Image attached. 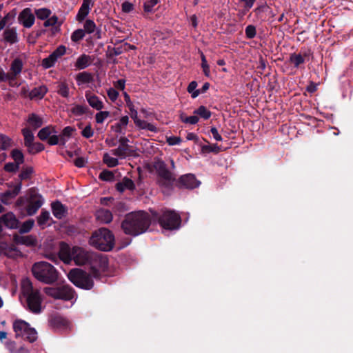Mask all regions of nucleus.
Masks as SVG:
<instances>
[{"label": "nucleus", "instance_id": "15", "mask_svg": "<svg viewBox=\"0 0 353 353\" xmlns=\"http://www.w3.org/2000/svg\"><path fill=\"white\" fill-rule=\"evenodd\" d=\"M18 20L23 27L30 28L34 23L35 17L30 8H25L19 13Z\"/></svg>", "mask_w": 353, "mask_h": 353}, {"label": "nucleus", "instance_id": "13", "mask_svg": "<svg viewBox=\"0 0 353 353\" xmlns=\"http://www.w3.org/2000/svg\"><path fill=\"white\" fill-rule=\"evenodd\" d=\"M93 252L85 251L79 247H73V259L76 265H88L90 263L91 254Z\"/></svg>", "mask_w": 353, "mask_h": 353}, {"label": "nucleus", "instance_id": "33", "mask_svg": "<svg viewBox=\"0 0 353 353\" xmlns=\"http://www.w3.org/2000/svg\"><path fill=\"white\" fill-rule=\"evenodd\" d=\"M128 122H129L128 117L123 116L119 119V121L117 123H116L114 125L112 126V128L117 133L124 134L125 130L128 124Z\"/></svg>", "mask_w": 353, "mask_h": 353}, {"label": "nucleus", "instance_id": "7", "mask_svg": "<svg viewBox=\"0 0 353 353\" xmlns=\"http://www.w3.org/2000/svg\"><path fill=\"white\" fill-rule=\"evenodd\" d=\"M12 328L16 338H21L30 343H33L37 339V332L25 321L21 319L14 321Z\"/></svg>", "mask_w": 353, "mask_h": 353}, {"label": "nucleus", "instance_id": "12", "mask_svg": "<svg viewBox=\"0 0 353 353\" xmlns=\"http://www.w3.org/2000/svg\"><path fill=\"white\" fill-rule=\"evenodd\" d=\"M65 52L66 48L64 46H59L52 54L42 60V67L48 69L54 66L58 59L64 55Z\"/></svg>", "mask_w": 353, "mask_h": 353}, {"label": "nucleus", "instance_id": "32", "mask_svg": "<svg viewBox=\"0 0 353 353\" xmlns=\"http://www.w3.org/2000/svg\"><path fill=\"white\" fill-rule=\"evenodd\" d=\"M135 188L133 181L128 178H123L122 181L117 184V190L123 192L125 190H132Z\"/></svg>", "mask_w": 353, "mask_h": 353}, {"label": "nucleus", "instance_id": "37", "mask_svg": "<svg viewBox=\"0 0 353 353\" xmlns=\"http://www.w3.org/2000/svg\"><path fill=\"white\" fill-rule=\"evenodd\" d=\"M22 134L24 138V145L26 147L30 146L34 142V136L29 128L22 129Z\"/></svg>", "mask_w": 353, "mask_h": 353}, {"label": "nucleus", "instance_id": "18", "mask_svg": "<svg viewBox=\"0 0 353 353\" xmlns=\"http://www.w3.org/2000/svg\"><path fill=\"white\" fill-rule=\"evenodd\" d=\"M59 259L65 263H70L73 259V248L62 244L59 252Z\"/></svg>", "mask_w": 353, "mask_h": 353}, {"label": "nucleus", "instance_id": "23", "mask_svg": "<svg viewBox=\"0 0 353 353\" xmlns=\"http://www.w3.org/2000/svg\"><path fill=\"white\" fill-rule=\"evenodd\" d=\"M1 253L8 258L17 259L22 256V253L15 246L2 245Z\"/></svg>", "mask_w": 353, "mask_h": 353}, {"label": "nucleus", "instance_id": "17", "mask_svg": "<svg viewBox=\"0 0 353 353\" xmlns=\"http://www.w3.org/2000/svg\"><path fill=\"white\" fill-rule=\"evenodd\" d=\"M127 141L128 140L126 139H121L119 147L110 151L111 154L117 156L121 159H124L129 155L130 149L128 145L126 143Z\"/></svg>", "mask_w": 353, "mask_h": 353}, {"label": "nucleus", "instance_id": "5", "mask_svg": "<svg viewBox=\"0 0 353 353\" xmlns=\"http://www.w3.org/2000/svg\"><path fill=\"white\" fill-rule=\"evenodd\" d=\"M151 212L154 221H157L164 230L170 231L176 228V214L174 210L162 209Z\"/></svg>", "mask_w": 353, "mask_h": 353}, {"label": "nucleus", "instance_id": "3", "mask_svg": "<svg viewBox=\"0 0 353 353\" xmlns=\"http://www.w3.org/2000/svg\"><path fill=\"white\" fill-rule=\"evenodd\" d=\"M34 276L45 284H52L57 281L59 273L56 268L46 261L35 263L32 268Z\"/></svg>", "mask_w": 353, "mask_h": 353}, {"label": "nucleus", "instance_id": "55", "mask_svg": "<svg viewBox=\"0 0 353 353\" xmlns=\"http://www.w3.org/2000/svg\"><path fill=\"white\" fill-rule=\"evenodd\" d=\"M110 116L108 111H100L95 115L96 122L97 123H103V121Z\"/></svg>", "mask_w": 353, "mask_h": 353}, {"label": "nucleus", "instance_id": "62", "mask_svg": "<svg viewBox=\"0 0 353 353\" xmlns=\"http://www.w3.org/2000/svg\"><path fill=\"white\" fill-rule=\"evenodd\" d=\"M58 23V17L55 15L48 17L47 20L44 22L45 27L53 26Z\"/></svg>", "mask_w": 353, "mask_h": 353}, {"label": "nucleus", "instance_id": "24", "mask_svg": "<svg viewBox=\"0 0 353 353\" xmlns=\"http://www.w3.org/2000/svg\"><path fill=\"white\" fill-rule=\"evenodd\" d=\"M21 188V185L19 184L16 185L12 190H8L1 194V201L4 204H8L10 201L14 199L19 193Z\"/></svg>", "mask_w": 353, "mask_h": 353}, {"label": "nucleus", "instance_id": "38", "mask_svg": "<svg viewBox=\"0 0 353 353\" xmlns=\"http://www.w3.org/2000/svg\"><path fill=\"white\" fill-rule=\"evenodd\" d=\"M52 324L57 328L65 329L68 327L70 323L63 317L57 316L52 319Z\"/></svg>", "mask_w": 353, "mask_h": 353}, {"label": "nucleus", "instance_id": "48", "mask_svg": "<svg viewBox=\"0 0 353 353\" xmlns=\"http://www.w3.org/2000/svg\"><path fill=\"white\" fill-rule=\"evenodd\" d=\"M12 145V140L7 136L0 135V148L7 150Z\"/></svg>", "mask_w": 353, "mask_h": 353}, {"label": "nucleus", "instance_id": "47", "mask_svg": "<svg viewBox=\"0 0 353 353\" xmlns=\"http://www.w3.org/2000/svg\"><path fill=\"white\" fill-rule=\"evenodd\" d=\"M34 225V221L33 219H29L23 222L19 229L20 233H27L30 232L33 228Z\"/></svg>", "mask_w": 353, "mask_h": 353}, {"label": "nucleus", "instance_id": "52", "mask_svg": "<svg viewBox=\"0 0 353 353\" xmlns=\"http://www.w3.org/2000/svg\"><path fill=\"white\" fill-rule=\"evenodd\" d=\"M85 37L84 30L82 29H77L74 30L71 35V40L73 42H78L83 39Z\"/></svg>", "mask_w": 353, "mask_h": 353}, {"label": "nucleus", "instance_id": "61", "mask_svg": "<svg viewBox=\"0 0 353 353\" xmlns=\"http://www.w3.org/2000/svg\"><path fill=\"white\" fill-rule=\"evenodd\" d=\"M107 94L112 101H115L119 97V92L112 88L108 90Z\"/></svg>", "mask_w": 353, "mask_h": 353}, {"label": "nucleus", "instance_id": "53", "mask_svg": "<svg viewBox=\"0 0 353 353\" xmlns=\"http://www.w3.org/2000/svg\"><path fill=\"white\" fill-rule=\"evenodd\" d=\"M83 28H84V29H83L84 32H86L88 34H91L94 32L95 28H96V25L93 21L88 19L85 21Z\"/></svg>", "mask_w": 353, "mask_h": 353}, {"label": "nucleus", "instance_id": "49", "mask_svg": "<svg viewBox=\"0 0 353 353\" xmlns=\"http://www.w3.org/2000/svg\"><path fill=\"white\" fill-rule=\"evenodd\" d=\"M57 92L59 93V94H60L63 97H65V98L69 97L70 92H69V88H68V85L64 82L61 83L59 85V88H58Z\"/></svg>", "mask_w": 353, "mask_h": 353}, {"label": "nucleus", "instance_id": "25", "mask_svg": "<svg viewBox=\"0 0 353 353\" xmlns=\"http://www.w3.org/2000/svg\"><path fill=\"white\" fill-rule=\"evenodd\" d=\"M26 121L28 123L27 128L30 129L37 130L43 125V119L34 113L29 114Z\"/></svg>", "mask_w": 353, "mask_h": 353}, {"label": "nucleus", "instance_id": "20", "mask_svg": "<svg viewBox=\"0 0 353 353\" xmlns=\"http://www.w3.org/2000/svg\"><path fill=\"white\" fill-rule=\"evenodd\" d=\"M0 220L7 228L10 229L17 228L19 225V221L12 212L5 214Z\"/></svg>", "mask_w": 353, "mask_h": 353}, {"label": "nucleus", "instance_id": "1", "mask_svg": "<svg viewBox=\"0 0 353 353\" xmlns=\"http://www.w3.org/2000/svg\"><path fill=\"white\" fill-rule=\"evenodd\" d=\"M151 220L144 211L129 213L122 222L121 228L127 234L137 236L145 232L149 228Z\"/></svg>", "mask_w": 353, "mask_h": 353}, {"label": "nucleus", "instance_id": "9", "mask_svg": "<svg viewBox=\"0 0 353 353\" xmlns=\"http://www.w3.org/2000/svg\"><path fill=\"white\" fill-rule=\"evenodd\" d=\"M88 265L90 267L92 273L94 277L99 276L101 272L108 269V260L105 255L93 252Z\"/></svg>", "mask_w": 353, "mask_h": 353}, {"label": "nucleus", "instance_id": "28", "mask_svg": "<svg viewBox=\"0 0 353 353\" xmlns=\"http://www.w3.org/2000/svg\"><path fill=\"white\" fill-rule=\"evenodd\" d=\"M96 217L102 223H109L112 220V214L108 210L99 209L96 212Z\"/></svg>", "mask_w": 353, "mask_h": 353}, {"label": "nucleus", "instance_id": "54", "mask_svg": "<svg viewBox=\"0 0 353 353\" xmlns=\"http://www.w3.org/2000/svg\"><path fill=\"white\" fill-rule=\"evenodd\" d=\"M180 119L185 123L196 124L199 121V117L196 114L190 117H185L183 114L180 115Z\"/></svg>", "mask_w": 353, "mask_h": 353}, {"label": "nucleus", "instance_id": "56", "mask_svg": "<svg viewBox=\"0 0 353 353\" xmlns=\"http://www.w3.org/2000/svg\"><path fill=\"white\" fill-rule=\"evenodd\" d=\"M159 0H148L144 3L143 8L146 12H151L153 8L159 3Z\"/></svg>", "mask_w": 353, "mask_h": 353}, {"label": "nucleus", "instance_id": "58", "mask_svg": "<svg viewBox=\"0 0 353 353\" xmlns=\"http://www.w3.org/2000/svg\"><path fill=\"white\" fill-rule=\"evenodd\" d=\"M210 83L208 82H205L203 86L201 87V88H199L198 90H196V91H195L194 92V94H192V98L193 99H195L200 94H203V93H205L210 88Z\"/></svg>", "mask_w": 353, "mask_h": 353}, {"label": "nucleus", "instance_id": "39", "mask_svg": "<svg viewBox=\"0 0 353 353\" xmlns=\"http://www.w3.org/2000/svg\"><path fill=\"white\" fill-rule=\"evenodd\" d=\"M50 219V215L48 211H42L40 215L37 217V223L39 226L44 228L48 225Z\"/></svg>", "mask_w": 353, "mask_h": 353}, {"label": "nucleus", "instance_id": "10", "mask_svg": "<svg viewBox=\"0 0 353 353\" xmlns=\"http://www.w3.org/2000/svg\"><path fill=\"white\" fill-rule=\"evenodd\" d=\"M154 166L161 177L160 184L168 188L172 187L174 179L171 173L166 169L165 163L163 161H158L155 162Z\"/></svg>", "mask_w": 353, "mask_h": 353}, {"label": "nucleus", "instance_id": "22", "mask_svg": "<svg viewBox=\"0 0 353 353\" xmlns=\"http://www.w3.org/2000/svg\"><path fill=\"white\" fill-rule=\"evenodd\" d=\"M75 79L79 86L88 85L89 83L94 81L93 75L88 72L79 73L77 74Z\"/></svg>", "mask_w": 353, "mask_h": 353}, {"label": "nucleus", "instance_id": "63", "mask_svg": "<svg viewBox=\"0 0 353 353\" xmlns=\"http://www.w3.org/2000/svg\"><path fill=\"white\" fill-rule=\"evenodd\" d=\"M60 142V136H57L54 134L50 135L48 139V143L51 145H54Z\"/></svg>", "mask_w": 353, "mask_h": 353}, {"label": "nucleus", "instance_id": "46", "mask_svg": "<svg viewBox=\"0 0 353 353\" xmlns=\"http://www.w3.org/2000/svg\"><path fill=\"white\" fill-rule=\"evenodd\" d=\"M111 153L103 155V161L108 167H114L119 164L118 159L111 156Z\"/></svg>", "mask_w": 353, "mask_h": 353}, {"label": "nucleus", "instance_id": "41", "mask_svg": "<svg viewBox=\"0 0 353 353\" xmlns=\"http://www.w3.org/2000/svg\"><path fill=\"white\" fill-rule=\"evenodd\" d=\"M201 153L202 154H209L214 153L218 154L221 151V148L217 144L212 145H201Z\"/></svg>", "mask_w": 353, "mask_h": 353}, {"label": "nucleus", "instance_id": "59", "mask_svg": "<svg viewBox=\"0 0 353 353\" xmlns=\"http://www.w3.org/2000/svg\"><path fill=\"white\" fill-rule=\"evenodd\" d=\"M81 134L85 138H90L94 134V131L90 125H86L82 130Z\"/></svg>", "mask_w": 353, "mask_h": 353}, {"label": "nucleus", "instance_id": "43", "mask_svg": "<svg viewBox=\"0 0 353 353\" xmlns=\"http://www.w3.org/2000/svg\"><path fill=\"white\" fill-rule=\"evenodd\" d=\"M74 130V128L70 126L64 128L60 135V142L62 144H65L68 139L71 137Z\"/></svg>", "mask_w": 353, "mask_h": 353}, {"label": "nucleus", "instance_id": "51", "mask_svg": "<svg viewBox=\"0 0 353 353\" xmlns=\"http://www.w3.org/2000/svg\"><path fill=\"white\" fill-rule=\"evenodd\" d=\"M245 34L248 39L254 38L256 35V27L254 25H248L245 29Z\"/></svg>", "mask_w": 353, "mask_h": 353}, {"label": "nucleus", "instance_id": "27", "mask_svg": "<svg viewBox=\"0 0 353 353\" xmlns=\"http://www.w3.org/2000/svg\"><path fill=\"white\" fill-rule=\"evenodd\" d=\"M92 59L90 56L83 54L77 58L74 66L76 69L83 70L88 68L92 63Z\"/></svg>", "mask_w": 353, "mask_h": 353}, {"label": "nucleus", "instance_id": "64", "mask_svg": "<svg viewBox=\"0 0 353 353\" xmlns=\"http://www.w3.org/2000/svg\"><path fill=\"white\" fill-rule=\"evenodd\" d=\"M113 174L110 171H103L100 173L99 178L103 181H110L112 179Z\"/></svg>", "mask_w": 353, "mask_h": 353}, {"label": "nucleus", "instance_id": "40", "mask_svg": "<svg viewBox=\"0 0 353 353\" xmlns=\"http://www.w3.org/2000/svg\"><path fill=\"white\" fill-rule=\"evenodd\" d=\"M194 114L205 120L210 119L212 115V112L204 105L199 106L194 111Z\"/></svg>", "mask_w": 353, "mask_h": 353}, {"label": "nucleus", "instance_id": "6", "mask_svg": "<svg viewBox=\"0 0 353 353\" xmlns=\"http://www.w3.org/2000/svg\"><path fill=\"white\" fill-rule=\"evenodd\" d=\"M68 278L75 286L84 290H90L94 286L92 276L86 272L78 268L71 270L68 274Z\"/></svg>", "mask_w": 353, "mask_h": 353}, {"label": "nucleus", "instance_id": "8", "mask_svg": "<svg viewBox=\"0 0 353 353\" xmlns=\"http://www.w3.org/2000/svg\"><path fill=\"white\" fill-rule=\"evenodd\" d=\"M43 291L49 296L64 301H71L76 296L75 292L69 285H63L58 288L46 287L44 288Z\"/></svg>", "mask_w": 353, "mask_h": 353}, {"label": "nucleus", "instance_id": "57", "mask_svg": "<svg viewBox=\"0 0 353 353\" xmlns=\"http://www.w3.org/2000/svg\"><path fill=\"white\" fill-rule=\"evenodd\" d=\"M86 110L87 108L85 106L81 105H75L72 108L71 111L74 114L81 116L85 114L86 112Z\"/></svg>", "mask_w": 353, "mask_h": 353}, {"label": "nucleus", "instance_id": "29", "mask_svg": "<svg viewBox=\"0 0 353 353\" xmlns=\"http://www.w3.org/2000/svg\"><path fill=\"white\" fill-rule=\"evenodd\" d=\"M91 0H83L81 8L77 15V19L79 21H82L89 14L90 10Z\"/></svg>", "mask_w": 353, "mask_h": 353}, {"label": "nucleus", "instance_id": "31", "mask_svg": "<svg viewBox=\"0 0 353 353\" xmlns=\"http://www.w3.org/2000/svg\"><path fill=\"white\" fill-rule=\"evenodd\" d=\"M17 243L26 246H34L37 245V238L32 235L18 236L15 239Z\"/></svg>", "mask_w": 353, "mask_h": 353}, {"label": "nucleus", "instance_id": "21", "mask_svg": "<svg viewBox=\"0 0 353 353\" xmlns=\"http://www.w3.org/2000/svg\"><path fill=\"white\" fill-rule=\"evenodd\" d=\"M85 98L89 105L97 110H101L103 108V103L99 99V98L92 94L90 92L85 93Z\"/></svg>", "mask_w": 353, "mask_h": 353}, {"label": "nucleus", "instance_id": "14", "mask_svg": "<svg viewBox=\"0 0 353 353\" xmlns=\"http://www.w3.org/2000/svg\"><path fill=\"white\" fill-rule=\"evenodd\" d=\"M44 199L41 195L33 192L26 207L27 214L32 216L37 213L38 210L43 205Z\"/></svg>", "mask_w": 353, "mask_h": 353}, {"label": "nucleus", "instance_id": "50", "mask_svg": "<svg viewBox=\"0 0 353 353\" xmlns=\"http://www.w3.org/2000/svg\"><path fill=\"white\" fill-rule=\"evenodd\" d=\"M30 153H37L44 150V146L41 143H32V144L27 147Z\"/></svg>", "mask_w": 353, "mask_h": 353}, {"label": "nucleus", "instance_id": "42", "mask_svg": "<svg viewBox=\"0 0 353 353\" xmlns=\"http://www.w3.org/2000/svg\"><path fill=\"white\" fill-rule=\"evenodd\" d=\"M268 6L266 2L259 5L256 8L253 10V12L255 14V17L259 20H264L263 19V13L267 11Z\"/></svg>", "mask_w": 353, "mask_h": 353}, {"label": "nucleus", "instance_id": "45", "mask_svg": "<svg viewBox=\"0 0 353 353\" xmlns=\"http://www.w3.org/2000/svg\"><path fill=\"white\" fill-rule=\"evenodd\" d=\"M37 17L41 20L47 19L51 14L50 9L43 8L35 10Z\"/></svg>", "mask_w": 353, "mask_h": 353}, {"label": "nucleus", "instance_id": "16", "mask_svg": "<svg viewBox=\"0 0 353 353\" xmlns=\"http://www.w3.org/2000/svg\"><path fill=\"white\" fill-rule=\"evenodd\" d=\"M312 54L310 50L301 53H291L289 57V63L292 64L294 68H300L305 60H308L310 55Z\"/></svg>", "mask_w": 353, "mask_h": 353}, {"label": "nucleus", "instance_id": "60", "mask_svg": "<svg viewBox=\"0 0 353 353\" xmlns=\"http://www.w3.org/2000/svg\"><path fill=\"white\" fill-rule=\"evenodd\" d=\"M19 168V165L16 163H8L5 165L4 169L9 172H17Z\"/></svg>", "mask_w": 353, "mask_h": 353}, {"label": "nucleus", "instance_id": "19", "mask_svg": "<svg viewBox=\"0 0 353 353\" xmlns=\"http://www.w3.org/2000/svg\"><path fill=\"white\" fill-rule=\"evenodd\" d=\"M51 208L53 215L58 219H63L68 213L67 208L59 201L53 202Z\"/></svg>", "mask_w": 353, "mask_h": 353}, {"label": "nucleus", "instance_id": "34", "mask_svg": "<svg viewBox=\"0 0 353 353\" xmlns=\"http://www.w3.org/2000/svg\"><path fill=\"white\" fill-rule=\"evenodd\" d=\"M3 39L5 41L12 44L18 41L17 33L15 29H6L3 32Z\"/></svg>", "mask_w": 353, "mask_h": 353}, {"label": "nucleus", "instance_id": "4", "mask_svg": "<svg viewBox=\"0 0 353 353\" xmlns=\"http://www.w3.org/2000/svg\"><path fill=\"white\" fill-rule=\"evenodd\" d=\"M90 244L101 251H110L114 245V236L107 228H101L93 232L89 240Z\"/></svg>", "mask_w": 353, "mask_h": 353}, {"label": "nucleus", "instance_id": "36", "mask_svg": "<svg viewBox=\"0 0 353 353\" xmlns=\"http://www.w3.org/2000/svg\"><path fill=\"white\" fill-rule=\"evenodd\" d=\"M134 124L136 127H137L140 130H147L150 132H154L157 131V128L154 124L148 123L146 121L142 120L140 118L134 123Z\"/></svg>", "mask_w": 353, "mask_h": 353}, {"label": "nucleus", "instance_id": "44", "mask_svg": "<svg viewBox=\"0 0 353 353\" xmlns=\"http://www.w3.org/2000/svg\"><path fill=\"white\" fill-rule=\"evenodd\" d=\"M11 157L14 161V163H17L19 165L24 162V156L22 152L18 149H14L12 151Z\"/></svg>", "mask_w": 353, "mask_h": 353}, {"label": "nucleus", "instance_id": "30", "mask_svg": "<svg viewBox=\"0 0 353 353\" xmlns=\"http://www.w3.org/2000/svg\"><path fill=\"white\" fill-rule=\"evenodd\" d=\"M23 61L21 59L19 58H16L13 60L10 65V75L13 76V79L16 78V77L19 74L23 68Z\"/></svg>", "mask_w": 353, "mask_h": 353}, {"label": "nucleus", "instance_id": "11", "mask_svg": "<svg viewBox=\"0 0 353 353\" xmlns=\"http://www.w3.org/2000/svg\"><path fill=\"white\" fill-rule=\"evenodd\" d=\"M200 185L201 181L193 174H183L178 179V188L193 190L198 188Z\"/></svg>", "mask_w": 353, "mask_h": 353}, {"label": "nucleus", "instance_id": "26", "mask_svg": "<svg viewBox=\"0 0 353 353\" xmlns=\"http://www.w3.org/2000/svg\"><path fill=\"white\" fill-rule=\"evenodd\" d=\"M48 92V88L45 85H41L32 89L28 94V97L32 100H40L43 98Z\"/></svg>", "mask_w": 353, "mask_h": 353}, {"label": "nucleus", "instance_id": "2", "mask_svg": "<svg viewBox=\"0 0 353 353\" xmlns=\"http://www.w3.org/2000/svg\"><path fill=\"white\" fill-rule=\"evenodd\" d=\"M21 291L25 297L28 309L34 314L42 311L43 297L39 289L34 288L28 278L23 279L21 283Z\"/></svg>", "mask_w": 353, "mask_h": 353}, {"label": "nucleus", "instance_id": "35", "mask_svg": "<svg viewBox=\"0 0 353 353\" xmlns=\"http://www.w3.org/2000/svg\"><path fill=\"white\" fill-rule=\"evenodd\" d=\"M57 132L55 128L52 125H48L45 128H43L38 132V137L42 140H46L48 137L52 134H56Z\"/></svg>", "mask_w": 353, "mask_h": 353}]
</instances>
